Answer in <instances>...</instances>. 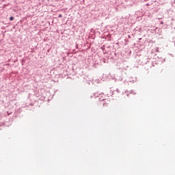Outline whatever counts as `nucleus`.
Segmentation results:
<instances>
[{
    "mask_svg": "<svg viewBox=\"0 0 175 175\" xmlns=\"http://www.w3.org/2000/svg\"><path fill=\"white\" fill-rule=\"evenodd\" d=\"M13 20H14L13 16H11V17L10 18V21H12Z\"/></svg>",
    "mask_w": 175,
    "mask_h": 175,
    "instance_id": "nucleus-1",
    "label": "nucleus"
},
{
    "mask_svg": "<svg viewBox=\"0 0 175 175\" xmlns=\"http://www.w3.org/2000/svg\"><path fill=\"white\" fill-rule=\"evenodd\" d=\"M58 18H62V14L58 15Z\"/></svg>",
    "mask_w": 175,
    "mask_h": 175,
    "instance_id": "nucleus-2",
    "label": "nucleus"
}]
</instances>
